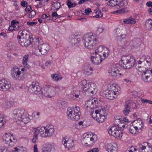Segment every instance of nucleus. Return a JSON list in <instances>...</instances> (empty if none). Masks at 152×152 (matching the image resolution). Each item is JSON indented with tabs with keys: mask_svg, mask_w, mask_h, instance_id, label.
<instances>
[{
	"mask_svg": "<svg viewBox=\"0 0 152 152\" xmlns=\"http://www.w3.org/2000/svg\"><path fill=\"white\" fill-rule=\"evenodd\" d=\"M83 88V93L86 96H92L97 91L96 85L92 82H88L86 80L82 81L81 84Z\"/></svg>",
	"mask_w": 152,
	"mask_h": 152,
	"instance_id": "obj_1",
	"label": "nucleus"
},
{
	"mask_svg": "<svg viewBox=\"0 0 152 152\" xmlns=\"http://www.w3.org/2000/svg\"><path fill=\"white\" fill-rule=\"evenodd\" d=\"M83 39V42L85 46L89 49L94 48L97 42L96 37L95 34L85 35Z\"/></svg>",
	"mask_w": 152,
	"mask_h": 152,
	"instance_id": "obj_2",
	"label": "nucleus"
},
{
	"mask_svg": "<svg viewBox=\"0 0 152 152\" xmlns=\"http://www.w3.org/2000/svg\"><path fill=\"white\" fill-rule=\"evenodd\" d=\"M121 61V64L124 69H130L135 63V61L134 57L129 55L123 56Z\"/></svg>",
	"mask_w": 152,
	"mask_h": 152,
	"instance_id": "obj_3",
	"label": "nucleus"
},
{
	"mask_svg": "<svg viewBox=\"0 0 152 152\" xmlns=\"http://www.w3.org/2000/svg\"><path fill=\"white\" fill-rule=\"evenodd\" d=\"M80 108L77 106L68 108L66 113L68 118L72 121H78L80 118Z\"/></svg>",
	"mask_w": 152,
	"mask_h": 152,
	"instance_id": "obj_4",
	"label": "nucleus"
},
{
	"mask_svg": "<svg viewBox=\"0 0 152 152\" xmlns=\"http://www.w3.org/2000/svg\"><path fill=\"white\" fill-rule=\"evenodd\" d=\"M13 114L16 119L19 121H22L25 123H27L26 121L27 119V111L23 108L16 109L13 111Z\"/></svg>",
	"mask_w": 152,
	"mask_h": 152,
	"instance_id": "obj_5",
	"label": "nucleus"
},
{
	"mask_svg": "<svg viewBox=\"0 0 152 152\" xmlns=\"http://www.w3.org/2000/svg\"><path fill=\"white\" fill-rule=\"evenodd\" d=\"M50 49V47L48 44L46 43L40 44L35 47L34 53L37 56L45 55L47 54Z\"/></svg>",
	"mask_w": 152,
	"mask_h": 152,
	"instance_id": "obj_6",
	"label": "nucleus"
},
{
	"mask_svg": "<svg viewBox=\"0 0 152 152\" xmlns=\"http://www.w3.org/2000/svg\"><path fill=\"white\" fill-rule=\"evenodd\" d=\"M120 29H117L116 31L115 37L118 40L117 48L119 49H123L127 44V42L125 39V35L121 34Z\"/></svg>",
	"mask_w": 152,
	"mask_h": 152,
	"instance_id": "obj_7",
	"label": "nucleus"
},
{
	"mask_svg": "<svg viewBox=\"0 0 152 152\" xmlns=\"http://www.w3.org/2000/svg\"><path fill=\"white\" fill-rule=\"evenodd\" d=\"M140 72H142L141 78L142 80L145 82H150L152 81V69H138Z\"/></svg>",
	"mask_w": 152,
	"mask_h": 152,
	"instance_id": "obj_8",
	"label": "nucleus"
},
{
	"mask_svg": "<svg viewBox=\"0 0 152 152\" xmlns=\"http://www.w3.org/2000/svg\"><path fill=\"white\" fill-rule=\"evenodd\" d=\"M119 129L118 126H112L109 130L108 133L116 138L120 139L122 136V132L120 128Z\"/></svg>",
	"mask_w": 152,
	"mask_h": 152,
	"instance_id": "obj_9",
	"label": "nucleus"
},
{
	"mask_svg": "<svg viewBox=\"0 0 152 152\" xmlns=\"http://www.w3.org/2000/svg\"><path fill=\"white\" fill-rule=\"evenodd\" d=\"M84 136L81 140L82 144L86 147L92 145L94 142V138L92 136L91 133L88 132L85 134Z\"/></svg>",
	"mask_w": 152,
	"mask_h": 152,
	"instance_id": "obj_10",
	"label": "nucleus"
},
{
	"mask_svg": "<svg viewBox=\"0 0 152 152\" xmlns=\"http://www.w3.org/2000/svg\"><path fill=\"white\" fill-rule=\"evenodd\" d=\"M55 88L51 86H46L42 91L41 94L45 96L51 98L54 96L56 94Z\"/></svg>",
	"mask_w": 152,
	"mask_h": 152,
	"instance_id": "obj_11",
	"label": "nucleus"
},
{
	"mask_svg": "<svg viewBox=\"0 0 152 152\" xmlns=\"http://www.w3.org/2000/svg\"><path fill=\"white\" fill-rule=\"evenodd\" d=\"M41 130V131H42V130L45 131V134H46L45 135L42 134V137H51L54 133L55 129L53 126L52 125H47L46 127H42Z\"/></svg>",
	"mask_w": 152,
	"mask_h": 152,
	"instance_id": "obj_12",
	"label": "nucleus"
},
{
	"mask_svg": "<svg viewBox=\"0 0 152 152\" xmlns=\"http://www.w3.org/2000/svg\"><path fill=\"white\" fill-rule=\"evenodd\" d=\"M107 109L104 107L99 109V113L96 117V120L99 123H101L103 122L105 118Z\"/></svg>",
	"mask_w": 152,
	"mask_h": 152,
	"instance_id": "obj_13",
	"label": "nucleus"
},
{
	"mask_svg": "<svg viewBox=\"0 0 152 152\" xmlns=\"http://www.w3.org/2000/svg\"><path fill=\"white\" fill-rule=\"evenodd\" d=\"M41 89V87L39 86V83L37 81L33 82L29 87V90L30 92L36 94H37L38 92H39V94H41V91H40Z\"/></svg>",
	"mask_w": 152,
	"mask_h": 152,
	"instance_id": "obj_14",
	"label": "nucleus"
},
{
	"mask_svg": "<svg viewBox=\"0 0 152 152\" xmlns=\"http://www.w3.org/2000/svg\"><path fill=\"white\" fill-rule=\"evenodd\" d=\"M11 75L12 78L16 80L20 78V75L22 73L20 69L17 66H15L11 70Z\"/></svg>",
	"mask_w": 152,
	"mask_h": 152,
	"instance_id": "obj_15",
	"label": "nucleus"
},
{
	"mask_svg": "<svg viewBox=\"0 0 152 152\" xmlns=\"http://www.w3.org/2000/svg\"><path fill=\"white\" fill-rule=\"evenodd\" d=\"M11 86L9 80L4 79L0 80V91H5L9 89Z\"/></svg>",
	"mask_w": 152,
	"mask_h": 152,
	"instance_id": "obj_16",
	"label": "nucleus"
},
{
	"mask_svg": "<svg viewBox=\"0 0 152 152\" xmlns=\"http://www.w3.org/2000/svg\"><path fill=\"white\" fill-rule=\"evenodd\" d=\"M151 64V62H147L146 60H144L143 58H141L140 61H138V64H136V66L138 68L140 69L142 68V69H149Z\"/></svg>",
	"mask_w": 152,
	"mask_h": 152,
	"instance_id": "obj_17",
	"label": "nucleus"
},
{
	"mask_svg": "<svg viewBox=\"0 0 152 152\" xmlns=\"http://www.w3.org/2000/svg\"><path fill=\"white\" fill-rule=\"evenodd\" d=\"M97 103V99H92L87 101L86 102L85 106L87 110H89L90 109L93 110L97 106L96 105Z\"/></svg>",
	"mask_w": 152,
	"mask_h": 152,
	"instance_id": "obj_18",
	"label": "nucleus"
},
{
	"mask_svg": "<svg viewBox=\"0 0 152 152\" xmlns=\"http://www.w3.org/2000/svg\"><path fill=\"white\" fill-rule=\"evenodd\" d=\"M3 138L4 142L8 145L12 146L15 145V142L12 141V139L13 140H15L12 136H10L9 134L6 133L3 136Z\"/></svg>",
	"mask_w": 152,
	"mask_h": 152,
	"instance_id": "obj_19",
	"label": "nucleus"
},
{
	"mask_svg": "<svg viewBox=\"0 0 152 152\" xmlns=\"http://www.w3.org/2000/svg\"><path fill=\"white\" fill-rule=\"evenodd\" d=\"M18 42L20 45L22 46H27L31 44L33 40L31 37L30 38H20L18 39Z\"/></svg>",
	"mask_w": 152,
	"mask_h": 152,
	"instance_id": "obj_20",
	"label": "nucleus"
},
{
	"mask_svg": "<svg viewBox=\"0 0 152 152\" xmlns=\"http://www.w3.org/2000/svg\"><path fill=\"white\" fill-rule=\"evenodd\" d=\"M30 33L27 30H20L18 33L17 39H20V38H31L30 37Z\"/></svg>",
	"mask_w": 152,
	"mask_h": 152,
	"instance_id": "obj_21",
	"label": "nucleus"
},
{
	"mask_svg": "<svg viewBox=\"0 0 152 152\" xmlns=\"http://www.w3.org/2000/svg\"><path fill=\"white\" fill-rule=\"evenodd\" d=\"M62 143L66 148L68 149L72 148L74 145L72 140L66 137L63 138Z\"/></svg>",
	"mask_w": 152,
	"mask_h": 152,
	"instance_id": "obj_22",
	"label": "nucleus"
},
{
	"mask_svg": "<svg viewBox=\"0 0 152 152\" xmlns=\"http://www.w3.org/2000/svg\"><path fill=\"white\" fill-rule=\"evenodd\" d=\"M131 108V105L130 101L128 100L125 101L124 105V108L123 111V114L125 115H127L130 111Z\"/></svg>",
	"mask_w": 152,
	"mask_h": 152,
	"instance_id": "obj_23",
	"label": "nucleus"
},
{
	"mask_svg": "<svg viewBox=\"0 0 152 152\" xmlns=\"http://www.w3.org/2000/svg\"><path fill=\"white\" fill-rule=\"evenodd\" d=\"M94 55L95 56H92L91 57V59L92 63L95 64H98L100 63L103 59V58H102L101 54H95Z\"/></svg>",
	"mask_w": 152,
	"mask_h": 152,
	"instance_id": "obj_24",
	"label": "nucleus"
},
{
	"mask_svg": "<svg viewBox=\"0 0 152 152\" xmlns=\"http://www.w3.org/2000/svg\"><path fill=\"white\" fill-rule=\"evenodd\" d=\"M80 39L75 35H72L70 38L69 44L72 46H77L79 44Z\"/></svg>",
	"mask_w": 152,
	"mask_h": 152,
	"instance_id": "obj_25",
	"label": "nucleus"
},
{
	"mask_svg": "<svg viewBox=\"0 0 152 152\" xmlns=\"http://www.w3.org/2000/svg\"><path fill=\"white\" fill-rule=\"evenodd\" d=\"M106 149L108 152H117V146L116 144H108L106 146Z\"/></svg>",
	"mask_w": 152,
	"mask_h": 152,
	"instance_id": "obj_26",
	"label": "nucleus"
},
{
	"mask_svg": "<svg viewBox=\"0 0 152 152\" xmlns=\"http://www.w3.org/2000/svg\"><path fill=\"white\" fill-rule=\"evenodd\" d=\"M116 95L113 92L108 89H107L103 94L104 96L110 100L113 99L115 97V95Z\"/></svg>",
	"mask_w": 152,
	"mask_h": 152,
	"instance_id": "obj_27",
	"label": "nucleus"
},
{
	"mask_svg": "<svg viewBox=\"0 0 152 152\" xmlns=\"http://www.w3.org/2000/svg\"><path fill=\"white\" fill-rule=\"evenodd\" d=\"M108 72L110 75L114 78H118L121 75V74L119 73L118 71L116 69H112Z\"/></svg>",
	"mask_w": 152,
	"mask_h": 152,
	"instance_id": "obj_28",
	"label": "nucleus"
},
{
	"mask_svg": "<svg viewBox=\"0 0 152 152\" xmlns=\"http://www.w3.org/2000/svg\"><path fill=\"white\" fill-rule=\"evenodd\" d=\"M123 22L126 24H134L136 23V21L134 18L130 17L124 20Z\"/></svg>",
	"mask_w": 152,
	"mask_h": 152,
	"instance_id": "obj_29",
	"label": "nucleus"
},
{
	"mask_svg": "<svg viewBox=\"0 0 152 152\" xmlns=\"http://www.w3.org/2000/svg\"><path fill=\"white\" fill-rule=\"evenodd\" d=\"M84 73L86 75H91L92 73L93 69L90 66L85 65L84 66Z\"/></svg>",
	"mask_w": 152,
	"mask_h": 152,
	"instance_id": "obj_30",
	"label": "nucleus"
},
{
	"mask_svg": "<svg viewBox=\"0 0 152 152\" xmlns=\"http://www.w3.org/2000/svg\"><path fill=\"white\" fill-rule=\"evenodd\" d=\"M28 57L29 55L28 54L25 55L23 57V61L22 62L23 64L24 67L27 68H29L30 67V66H29L28 64L27 63V62L28 61Z\"/></svg>",
	"mask_w": 152,
	"mask_h": 152,
	"instance_id": "obj_31",
	"label": "nucleus"
},
{
	"mask_svg": "<svg viewBox=\"0 0 152 152\" xmlns=\"http://www.w3.org/2000/svg\"><path fill=\"white\" fill-rule=\"evenodd\" d=\"M19 22L16 20H12L11 22V25L15 29V30H18L19 29V26L18 25Z\"/></svg>",
	"mask_w": 152,
	"mask_h": 152,
	"instance_id": "obj_32",
	"label": "nucleus"
},
{
	"mask_svg": "<svg viewBox=\"0 0 152 152\" xmlns=\"http://www.w3.org/2000/svg\"><path fill=\"white\" fill-rule=\"evenodd\" d=\"M117 4V6L120 8L126 6L128 4V2L126 0H118Z\"/></svg>",
	"mask_w": 152,
	"mask_h": 152,
	"instance_id": "obj_33",
	"label": "nucleus"
},
{
	"mask_svg": "<svg viewBox=\"0 0 152 152\" xmlns=\"http://www.w3.org/2000/svg\"><path fill=\"white\" fill-rule=\"evenodd\" d=\"M136 126L135 127H137V129H138V128L141 129L143 126V123L140 118H139L138 120L136 121Z\"/></svg>",
	"mask_w": 152,
	"mask_h": 152,
	"instance_id": "obj_34",
	"label": "nucleus"
},
{
	"mask_svg": "<svg viewBox=\"0 0 152 152\" xmlns=\"http://www.w3.org/2000/svg\"><path fill=\"white\" fill-rule=\"evenodd\" d=\"M118 0H110L107 2V4L108 6L114 7L117 6Z\"/></svg>",
	"mask_w": 152,
	"mask_h": 152,
	"instance_id": "obj_35",
	"label": "nucleus"
},
{
	"mask_svg": "<svg viewBox=\"0 0 152 152\" xmlns=\"http://www.w3.org/2000/svg\"><path fill=\"white\" fill-rule=\"evenodd\" d=\"M108 90L113 92L114 94H117V93L118 92V88H117L116 85L115 84H113L111 85L110 86V89H109Z\"/></svg>",
	"mask_w": 152,
	"mask_h": 152,
	"instance_id": "obj_36",
	"label": "nucleus"
},
{
	"mask_svg": "<svg viewBox=\"0 0 152 152\" xmlns=\"http://www.w3.org/2000/svg\"><path fill=\"white\" fill-rule=\"evenodd\" d=\"M51 77L54 80L56 81H58L59 80H61L62 78L61 76L57 74L52 75Z\"/></svg>",
	"mask_w": 152,
	"mask_h": 152,
	"instance_id": "obj_37",
	"label": "nucleus"
},
{
	"mask_svg": "<svg viewBox=\"0 0 152 152\" xmlns=\"http://www.w3.org/2000/svg\"><path fill=\"white\" fill-rule=\"evenodd\" d=\"M104 47L102 46H99L97 49L95 50L94 54H100L102 55V54L101 53L102 52H103L104 50Z\"/></svg>",
	"mask_w": 152,
	"mask_h": 152,
	"instance_id": "obj_38",
	"label": "nucleus"
},
{
	"mask_svg": "<svg viewBox=\"0 0 152 152\" xmlns=\"http://www.w3.org/2000/svg\"><path fill=\"white\" fill-rule=\"evenodd\" d=\"M39 132L38 130L36 129L33 135V138L32 140V142L34 143H36V140L38 139Z\"/></svg>",
	"mask_w": 152,
	"mask_h": 152,
	"instance_id": "obj_39",
	"label": "nucleus"
},
{
	"mask_svg": "<svg viewBox=\"0 0 152 152\" xmlns=\"http://www.w3.org/2000/svg\"><path fill=\"white\" fill-rule=\"evenodd\" d=\"M137 130V127H135L133 126H131L129 128V131L130 132L133 134H136Z\"/></svg>",
	"mask_w": 152,
	"mask_h": 152,
	"instance_id": "obj_40",
	"label": "nucleus"
},
{
	"mask_svg": "<svg viewBox=\"0 0 152 152\" xmlns=\"http://www.w3.org/2000/svg\"><path fill=\"white\" fill-rule=\"evenodd\" d=\"M93 110H91V115L92 116V118L96 119V117L98 116V114L99 113V109L98 110H96L95 112H94V110L92 111Z\"/></svg>",
	"mask_w": 152,
	"mask_h": 152,
	"instance_id": "obj_41",
	"label": "nucleus"
},
{
	"mask_svg": "<svg viewBox=\"0 0 152 152\" xmlns=\"http://www.w3.org/2000/svg\"><path fill=\"white\" fill-rule=\"evenodd\" d=\"M96 15L95 16V18H98L102 17L103 14L101 12V11L99 10V8H97V9L95 10Z\"/></svg>",
	"mask_w": 152,
	"mask_h": 152,
	"instance_id": "obj_42",
	"label": "nucleus"
},
{
	"mask_svg": "<svg viewBox=\"0 0 152 152\" xmlns=\"http://www.w3.org/2000/svg\"><path fill=\"white\" fill-rule=\"evenodd\" d=\"M53 5L54 8V10H56L59 9L61 7L60 3L58 1L54 2Z\"/></svg>",
	"mask_w": 152,
	"mask_h": 152,
	"instance_id": "obj_43",
	"label": "nucleus"
},
{
	"mask_svg": "<svg viewBox=\"0 0 152 152\" xmlns=\"http://www.w3.org/2000/svg\"><path fill=\"white\" fill-rule=\"evenodd\" d=\"M141 44V41L139 39H135L134 40V45L135 47L139 46Z\"/></svg>",
	"mask_w": 152,
	"mask_h": 152,
	"instance_id": "obj_44",
	"label": "nucleus"
},
{
	"mask_svg": "<svg viewBox=\"0 0 152 152\" xmlns=\"http://www.w3.org/2000/svg\"><path fill=\"white\" fill-rule=\"evenodd\" d=\"M145 25L152 28V19H148L145 22Z\"/></svg>",
	"mask_w": 152,
	"mask_h": 152,
	"instance_id": "obj_45",
	"label": "nucleus"
},
{
	"mask_svg": "<svg viewBox=\"0 0 152 152\" xmlns=\"http://www.w3.org/2000/svg\"><path fill=\"white\" fill-rule=\"evenodd\" d=\"M140 151L141 152H148V151L147 150L146 147L145 146L143 145H140Z\"/></svg>",
	"mask_w": 152,
	"mask_h": 152,
	"instance_id": "obj_46",
	"label": "nucleus"
},
{
	"mask_svg": "<svg viewBox=\"0 0 152 152\" xmlns=\"http://www.w3.org/2000/svg\"><path fill=\"white\" fill-rule=\"evenodd\" d=\"M80 94V91L78 90H74L73 93V95L76 98H78Z\"/></svg>",
	"mask_w": 152,
	"mask_h": 152,
	"instance_id": "obj_47",
	"label": "nucleus"
},
{
	"mask_svg": "<svg viewBox=\"0 0 152 152\" xmlns=\"http://www.w3.org/2000/svg\"><path fill=\"white\" fill-rule=\"evenodd\" d=\"M35 12L34 10H32L29 12L28 15V17L30 18H33L35 16Z\"/></svg>",
	"mask_w": 152,
	"mask_h": 152,
	"instance_id": "obj_48",
	"label": "nucleus"
},
{
	"mask_svg": "<svg viewBox=\"0 0 152 152\" xmlns=\"http://www.w3.org/2000/svg\"><path fill=\"white\" fill-rule=\"evenodd\" d=\"M140 100L142 103H148L150 104H152V101L150 100H147L146 99L141 98Z\"/></svg>",
	"mask_w": 152,
	"mask_h": 152,
	"instance_id": "obj_49",
	"label": "nucleus"
},
{
	"mask_svg": "<svg viewBox=\"0 0 152 152\" xmlns=\"http://www.w3.org/2000/svg\"><path fill=\"white\" fill-rule=\"evenodd\" d=\"M142 58H143L144 60H146V61L147 62H151V58L149 56H142Z\"/></svg>",
	"mask_w": 152,
	"mask_h": 152,
	"instance_id": "obj_50",
	"label": "nucleus"
},
{
	"mask_svg": "<svg viewBox=\"0 0 152 152\" xmlns=\"http://www.w3.org/2000/svg\"><path fill=\"white\" fill-rule=\"evenodd\" d=\"M20 5L22 7H26L28 5V2L24 0L22 1L20 3Z\"/></svg>",
	"mask_w": 152,
	"mask_h": 152,
	"instance_id": "obj_51",
	"label": "nucleus"
},
{
	"mask_svg": "<svg viewBox=\"0 0 152 152\" xmlns=\"http://www.w3.org/2000/svg\"><path fill=\"white\" fill-rule=\"evenodd\" d=\"M40 113L39 112H34L32 114V116L36 118H38Z\"/></svg>",
	"mask_w": 152,
	"mask_h": 152,
	"instance_id": "obj_52",
	"label": "nucleus"
},
{
	"mask_svg": "<svg viewBox=\"0 0 152 152\" xmlns=\"http://www.w3.org/2000/svg\"><path fill=\"white\" fill-rule=\"evenodd\" d=\"M67 5L69 8L74 7L73 3L70 1H67Z\"/></svg>",
	"mask_w": 152,
	"mask_h": 152,
	"instance_id": "obj_53",
	"label": "nucleus"
},
{
	"mask_svg": "<svg viewBox=\"0 0 152 152\" xmlns=\"http://www.w3.org/2000/svg\"><path fill=\"white\" fill-rule=\"evenodd\" d=\"M103 53L106 54L107 56H108L110 53V51L108 48L105 47L104 48V50Z\"/></svg>",
	"mask_w": 152,
	"mask_h": 152,
	"instance_id": "obj_54",
	"label": "nucleus"
},
{
	"mask_svg": "<svg viewBox=\"0 0 152 152\" xmlns=\"http://www.w3.org/2000/svg\"><path fill=\"white\" fill-rule=\"evenodd\" d=\"M37 23L36 22H30L29 21H28L27 22V24L30 26H33L34 25H36L37 24Z\"/></svg>",
	"mask_w": 152,
	"mask_h": 152,
	"instance_id": "obj_55",
	"label": "nucleus"
},
{
	"mask_svg": "<svg viewBox=\"0 0 152 152\" xmlns=\"http://www.w3.org/2000/svg\"><path fill=\"white\" fill-rule=\"evenodd\" d=\"M85 14L87 15H88L92 12V11L90 8H88L85 9Z\"/></svg>",
	"mask_w": 152,
	"mask_h": 152,
	"instance_id": "obj_56",
	"label": "nucleus"
},
{
	"mask_svg": "<svg viewBox=\"0 0 152 152\" xmlns=\"http://www.w3.org/2000/svg\"><path fill=\"white\" fill-rule=\"evenodd\" d=\"M26 9H25V11L26 12H28L31 9V6L29 5H27L26 7Z\"/></svg>",
	"mask_w": 152,
	"mask_h": 152,
	"instance_id": "obj_57",
	"label": "nucleus"
},
{
	"mask_svg": "<svg viewBox=\"0 0 152 152\" xmlns=\"http://www.w3.org/2000/svg\"><path fill=\"white\" fill-rule=\"evenodd\" d=\"M42 129V127H41V128L40 129H39V131L38 130V132H39V133L41 136V137H42V134H44V135H45V131H43V130L42 131H41V130Z\"/></svg>",
	"mask_w": 152,
	"mask_h": 152,
	"instance_id": "obj_58",
	"label": "nucleus"
},
{
	"mask_svg": "<svg viewBox=\"0 0 152 152\" xmlns=\"http://www.w3.org/2000/svg\"><path fill=\"white\" fill-rule=\"evenodd\" d=\"M99 150L97 148H94L87 152H98Z\"/></svg>",
	"mask_w": 152,
	"mask_h": 152,
	"instance_id": "obj_59",
	"label": "nucleus"
},
{
	"mask_svg": "<svg viewBox=\"0 0 152 152\" xmlns=\"http://www.w3.org/2000/svg\"><path fill=\"white\" fill-rule=\"evenodd\" d=\"M53 62V61H47L45 63V64L46 66H48L49 65H50Z\"/></svg>",
	"mask_w": 152,
	"mask_h": 152,
	"instance_id": "obj_60",
	"label": "nucleus"
},
{
	"mask_svg": "<svg viewBox=\"0 0 152 152\" xmlns=\"http://www.w3.org/2000/svg\"><path fill=\"white\" fill-rule=\"evenodd\" d=\"M15 150L14 151H13L12 152H22V150L20 149H18L16 148H14Z\"/></svg>",
	"mask_w": 152,
	"mask_h": 152,
	"instance_id": "obj_61",
	"label": "nucleus"
},
{
	"mask_svg": "<svg viewBox=\"0 0 152 152\" xmlns=\"http://www.w3.org/2000/svg\"><path fill=\"white\" fill-rule=\"evenodd\" d=\"M146 5L148 7H152V2L149 1L146 3Z\"/></svg>",
	"mask_w": 152,
	"mask_h": 152,
	"instance_id": "obj_62",
	"label": "nucleus"
},
{
	"mask_svg": "<svg viewBox=\"0 0 152 152\" xmlns=\"http://www.w3.org/2000/svg\"><path fill=\"white\" fill-rule=\"evenodd\" d=\"M34 152H38V149L37 145H34Z\"/></svg>",
	"mask_w": 152,
	"mask_h": 152,
	"instance_id": "obj_63",
	"label": "nucleus"
},
{
	"mask_svg": "<svg viewBox=\"0 0 152 152\" xmlns=\"http://www.w3.org/2000/svg\"><path fill=\"white\" fill-rule=\"evenodd\" d=\"M1 152H6L5 151H7V149L6 148H5L4 147H1L0 148Z\"/></svg>",
	"mask_w": 152,
	"mask_h": 152,
	"instance_id": "obj_64",
	"label": "nucleus"
}]
</instances>
